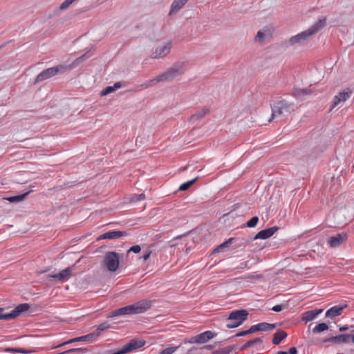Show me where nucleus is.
<instances>
[{"label":"nucleus","instance_id":"1","mask_svg":"<svg viewBox=\"0 0 354 354\" xmlns=\"http://www.w3.org/2000/svg\"><path fill=\"white\" fill-rule=\"evenodd\" d=\"M326 24V19L322 18L312 25L308 30L291 37L286 42L287 46H302L308 41Z\"/></svg>","mask_w":354,"mask_h":354},{"label":"nucleus","instance_id":"2","mask_svg":"<svg viewBox=\"0 0 354 354\" xmlns=\"http://www.w3.org/2000/svg\"><path fill=\"white\" fill-rule=\"evenodd\" d=\"M87 54H84L82 56H80L75 59L72 64L69 65H57L54 67L48 68L46 70L41 71L36 77L35 84L42 82L47 79H49L57 74L63 73L68 70L72 69L77 66V64L83 61L84 58L86 57Z\"/></svg>","mask_w":354,"mask_h":354},{"label":"nucleus","instance_id":"3","mask_svg":"<svg viewBox=\"0 0 354 354\" xmlns=\"http://www.w3.org/2000/svg\"><path fill=\"white\" fill-rule=\"evenodd\" d=\"M183 72V63H176L169 68L167 71L161 75L151 79L141 85L144 88H147L155 85L158 82H167L181 75Z\"/></svg>","mask_w":354,"mask_h":354},{"label":"nucleus","instance_id":"4","mask_svg":"<svg viewBox=\"0 0 354 354\" xmlns=\"http://www.w3.org/2000/svg\"><path fill=\"white\" fill-rule=\"evenodd\" d=\"M295 105L286 100L277 102L272 106V115L268 122H271L274 118L285 117L294 111Z\"/></svg>","mask_w":354,"mask_h":354},{"label":"nucleus","instance_id":"5","mask_svg":"<svg viewBox=\"0 0 354 354\" xmlns=\"http://www.w3.org/2000/svg\"><path fill=\"white\" fill-rule=\"evenodd\" d=\"M248 312L245 310H237L231 312L230 314L226 327L233 328L239 326L248 317Z\"/></svg>","mask_w":354,"mask_h":354},{"label":"nucleus","instance_id":"6","mask_svg":"<svg viewBox=\"0 0 354 354\" xmlns=\"http://www.w3.org/2000/svg\"><path fill=\"white\" fill-rule=\"evenodd\" d=\"M119 254L115 252H108L104 257V263L108 270L115 272L119 266Z\"/></svg>","mask_w":354,"mask_h":354},{"label":"nucleus","instance_id":"7","mask_svg":"<svg viewBox=\"0 0 354 354\" xmlns=\"http://www.w3.org/2000/svg\"><path fill=\"white\" fill-rule=\"evenodd\" d=\"M171 46V41H168L158 46L155 50L153 52L151 57L153 59H159L167 56L169 53Z\"/></svg>","mask_w":354,"mask_h":354},{"label":"nucleus","instance_id":"8","mask_svg":"<svg viewBox=\"0 0 354 354\" xmlns=\"http://www.w3.org/2000/svg\"><path fill=\"white\" fill-rule=\"evenodd\" d=\"M351 93L352 92L349 88L339 92L334 97L330 109H333L338 106H342L344 102L351 97Z\"/></svg>","mask_w":354,"mask_h":354},{"label":"nucleus","instance_id":"9","mask_svg":"<svg viewBox=\"0 0 354 354\" xmlns=\"http://www.w3.org/2000/svg\"><path fill=\"white\" fill-rule=\"evenodd\" d=\"M151 306V301L148 299L141 300L131 305L133 314L143 313Z\"/></svg>","mask_w":354,"mask_h":354},{"label":"nucleus","instance_id":"10","mask_svg":"<svg viewBox=\"0 0 354 354\" xmlns=\"http://www.w3.org/2000/svg\"><path fill=\"white\" fill-rule=\"evenodd\" d=\"M146 342L142 338H134L130 340V342L125 345H124V348L127 352V353L138 349L142 347L145 344Z\"/></svg>","mask_w":354,"mask_h":354},{"label":"nucleus","instance_id":"11","mask_svg":"<svg viewBox=\"0 0 354 354\" xmlns=\"http://www.w3.org/2000/svg\"><path fill=\"white\" fill-rule=\"evenodd\" d=\"M271 36V30L268 27H264L261 30H259L254 39V41L255 43L258 44H263L266 41V39Z\"/></svg>","mask_w":354,"mask_h":354},{"label":"nucleus","instance_id":"12","mask_svg":"<svg viewBox=\"0 0 354 354\" xmlns=\"http://www.w3.org/2000/svg\"><path fill=\"white\" fill-rule=\"evenodd\" d=\"M73 268V266L68 267L66 269L62 270L59 273L55 274H50L49 277L51 278L57 279L61 282L66 281L72 275Z\"/></svg>","mask_w":354,"mask_h":354},{"label":"nucleus","instance_id":"13","mask_svg":"<svg viewBox=\"0 0 354 354\" xmlns=\"http://www.w3.org/2000/svg\"><path fill=\"white\" fill-rule=\"evenodd\" d=\"M277 226H273L270 228H267L259 232L253 238L254 240L257 239H267L272 236L277 230Z\"/></svg>","mask_w":354,"mask_h":354},{"label":"nucleus","instance_id":"14","mask_svg":"<svg viewBox=\"0 0 354 354\" xmlns=\"http://www.w3.org/2000/svg\"><path fill=\"white\" fill-rule=\"evenodd\" d=\"M346 234L344 233L337 234L328 239V244L331 248H337L346 240Z\"/></svg>","mask_w":354,"mask_h":354},{"label":"nucleus","instance_id":"15","mask_svg":"<svg viewBox=\"0 0 354 354\" xmlns=\"http://www.w3.org/2000/svg\"><path fill=\"white\" fill-rule=\"evenodd\" d=\"M133 310L131 308V305H129L124 307H122L115 310L112 311L108 316V317L111 318L116 316L120 315H132Z\"/></svg>","mask_w":354,"mask_h":354},{"label":"nucleus","instance_id":"16","mask_svg":"<svg viewBox=\"0 0 354 354\" xmlns=\"http://www.w3.org/2000/svg\"><path fill=\"white\" fill-rule=\"evenodd\" d=\"M129 234L125 231H110L104 233L100 236L101 239H116Z\"/></svg>","mask_w":354,"mask_h":354},{"label":"nucleus","instance_id":"17","mask_svg":"<svg viewBox=\"0 0 354 354\" xmlns=\"http://www.w3.org/2000/svg\"><path fill=\"white\" fill-rule=\"evenodd\" d=\"M189 0H174L171 5L169 15H172L178 12L187 3Z\"/></svg>","mask_w":354,"mask_h":354},{"label":"nucleus","instance_id":"18","mask_svg":"<svg viewBox=\"0 0 354 354\" xmlns=\"http://www.w3.org/2000/svg\"><path fill=\"white\" fill-rule=\"evenodd\" d=\"M97 337V333H89V334H87L86 335H83V336H80V337H75V338H73V339H71L60 345H59L58 346H63V345H65V344H71L73 342H80V341H91V339H94V338H96Z\"/></svg>","mask_w":354,"mask_h":354},{"label":"nucleus","instance_id":"19","mask_svg":"<svg viewBox=\"0 0 354 354\" xmlns=\"http://www.w3.org/2000/svg\"><path fill=\"white\" fill-rule=\"evenodd\" d=\"M323 312V309H314L312 310L307 311L304 313L302 320L308 322L313 319H314L316 317H317L320 313Z\"/></svg>","mask_w":354,"mask_h":354},{"label":"nucleus","instance_id":"20","mask_svg":"<svg viewBox=\"0 0 354 354\" xmlns=\"http://www.w3.org/2000/svg\"><path fill=\"white\" fill-rule=\"evenodd\" d=\"M346 306H335L328 309L326 313V317H335L338 315H340L342 313V310L346 307Z\"/></svg>","mask_w":354,"mask_h":354},{"label":"nucleus","instance_id":"21","mask_svg":"<svg viewBox=\"0 0 354 354\" xmlns=\"http://www.w3.org/2000/svg\"><path fill=\"white\" fill-rule=\"evenodd\" d=\"M121 87V83L120 82H115L113 86H109L105 87L100 93L101 96H105L106 95H109L114 91H115L117 89L120 88Z\"/></svg>","mask_w":354,"mask_h":354},{"label":"nucleus","instance_id":"22","mask_svg":"<svg viewBox=\"0 0 354 354\" xmlns=\"http://www.w3.org/2000/svg\"><path fill=\"white\" fill-rule=\"evenodd\" d=\"M287 337L286 332L283 330L277 331L274 334L272 344L274 345L279 344L281 341Z\"/></svg>","mask_w":354,"mask_h":354},{"label":"nucleus","instance_id":"23","mask_svg":"<svg viewBox=\"0 0 354 354\" xmlns=\"http://www.w3.org/2000/svg\"><path fill=\"white\" fill-rule=\"evenodd\" d=\"M350 339H352V335L342 334L333 337L331 340L335 343H347Z\"/></svg>","mask_w":354,"mask_h":354},{"label":"nucleus","instance_id":"24","mask_svg":"<svg viewBox=\"0 0 354 354\" xmlns=\"http://www.w3.org/2000/svg\"><path fill=\"white\" fill-rule=\"evenodd\" d=\"M30 308V305L28 304H21L17 306L15 309L12 310L15 317H17L20 315L22 313L27 311Z\"/></svg>","mask_w":354,"mask_h":354},{"label":"nucleus","instance_id":"25","mask_svg":"<svg viewBox=\"0 0 354 354\" xmlns=\"http://www.w3.org/2000/svg\"><path fill=\"white\" fill-rule=\"evenodd\" d=\"M198 337L200 344H202L208 342L209 339H212L214 337V334L211 331L207 330L204 333L198 335Z\"/></svg>","mask_w":354,"mask_h":354},{"label":"nucleus","instance_id":"26","mask_svg":"<svg viewBox=\"0 0 354 354\" xmlns=\"http://www.w3.org/2000/svg\"><path fill=\"white\" fill-rule=\"evenodd\" d=\"M209 112V109L207 107L203 108L201 110L197 111L192 116V120L195 122L202 118H203Z\"/></svg>","mask_w":354,"mask_h":354},{"label":"nucleus","instance_id":"27","mask_svg":"<svg viewBox=\"0 0 354 354\" xmlns=\"http://www.w3.org/2000/svg\"><path fill=\"white\" fill-rule=\"evenodd\" d=\"M259 331L272 330L276 328V325L273 324H268L266 322H261L258 324Z\"/></svg>","mask_w":354,"mask_h":354},{"label":"nucleus","instance_id":"28","mask_svg":"<svg viewBox=\"0 0 354 354\" xmlns=\"http://www.w3.org/2000/svg\"><path fill=\"white\" fill-rule=\"evenodd\" d=\"M328 329V326L326 323H320L317 324L313 329V332L314 333H318L323 331H325Z\"/></svg>","mask_w":354,"mask_h":354},{"label":"nucleus","instance_id":"29","mask_svg":"<svg viewBox=\"0 0 354 354\" xmlns=\"http://www.w3.org/2000/svg\"><path fill=\"white\" fill-rule=\"evenodd\" d=\"M28 194V192H26L24 194L17 195L15 196H10L7 198V200L11 203H17L21 201L24 199V198Z\"/></svg>","mask_w":354,"mask_h":354},{"label":"nucleus","instance_id":"30","mask_svg":"<svg viewBox=\"0 0 354 354\" xmlns=\"http://www.w3.org/2000/svg\"><path fill=\"white\" fill-rule=\"evenodd\" d=\"M198 179V177H196L195 178L189 180L187 182H185L180 185V186L178 188V190L180 191H185L187 190L191 185H192Z\"/></svg>","mask_w":354,"mask_h":354},{"label":"nucleus","instance_id":"31","mask_svg":"<svg viewBox=\"0 0 354 354\" xmlns=\"http://www.w3.org/2000/svg\"><path fill=\"white\" fill-rule=\"evenodd\" d=\"M109 326H110V325L108 322H103L98 326L97 329L93 333H97V337H99L101 332L108 329L109 328Z\"/></svg>","mask_w":354,"mask_h":354},{"label":"nucleus","instance_id":"32","mask_svg":"<svg viewBox=\"0 0 354 354\" xmlns=\"http://www.w3.org/2000/svg\"><path fill=\"white\" fill-rule=\"evenodd\" d=\"M262 342V340L261 338L259 337H257V338H254L253 339H251L248 342H247L244 345H243V348H249L254 344H260Z\"/></svg>","mask_w":354,"mask_h":354},{"label":"nucleus","instance_id":"33","mask_svg":"<svg viewBox=\"0 0 354 354\" xmlns=\"http://www.w3.org/2000/svg\"><path fill=\"white\" fill-rule=\"evenodd\" d=\"M179 346L167 347L166 348L162 349L160 352V354H173L179 348Z\"/></svg>","mask_w":354,"mask_h":354},{"label":"nucleus","instance_id":"34","mask_svg":"<svg viewBox=\"0 0 354 354\" xmlns=\"http://www.w3.org/2000/svg\"><path fill=\"white\" fill-rule=\"evenodd\" d=\"M259 222V217L258 216H253L251 219H250L246 223V226L250 228L254 227Z\"/></svg>","mask_w":354,"mask_h":354},{"label":"nucleus","instance_id":"35","mask_svg":"<svg viewBox=\"0 0 354 354\" xmlns=\"http://www.w3.org/2000/svg\"><path fill=\"white\" fill-rule=\"evenodd\" d=\"M145 198V195L143 193L140 194H134L133 196H131L130 201L131 203H134L136 201L144 200Z\"/></svg>","mask_w":354,"mask_h":354},{"label":"nucleus","instance_id":"36","mask_svg":"<svg viewBox=\"0 0 354 354\" xmlns=\"http://www.w3.org/2000/svg\"><path fill=\"white\" fill-rule=\"evenodd\" d=\"M15 318V315L12 310L8 313H1L0 314V320L1 319H11Z\"/></svg>","mask_w":354,"mask_h":354},{"label":"nucleus","instance_id":"37","mask_svg":"<svg viewBox=\"0 0 354 354\" xmlns=\"http://www.w3.org/2000/svg\"><path fill=\"white\" fill-rule=\"evenodd\" d=\"M8 351L10 352L21 353L24 354L31 353L33 352L32 350H26L24 348H8Z\"/></svg>","mask_w":354,"mask_h":354},{"label":"nucleus","instance_id":"38","mask_svg":"<svg viewBox=\"0 0 354 354\" xmlns=\"http://www.w3.org/2000/svg\"><path fill=\"white\" fill-rule=\"evenodd\" d=\"M75 0H65L59 6L61 10L67 9Z\"/></svg>","mask_w":354,"mask_h":354},{"label":"nucleus","instance_id":"39","mask_svg":"<svg viewBox=\"0 0 354 354\" xmlns=\"http://www.w3.org/2000/svg\"><path fill=\"white\" fill-rule=\"evenodd\" d=\"M232 239H230L227 241H226L224 243H223L222 244H221L220 245H218L214 250V252H219L220 251H221L224 248H225V247H227L228 245V244L232 241Z\"/></svg>","mask_w":354,"mask_h":354},{"label":"nucleus","instance_id":"40","mask_svg":"<svg viewBox=\"0 0 354 354\" xmlns=\"http://www.w3.org/2000/svg\"><path fill=\"white\" fill-rule=\"evenodd\" d=\"M257 261H254L253 262H250V261H246L242 263H241V268H250L257 263Z\"/></svg>","mask_w":354,"mask_h":354},{"label":"nucleus","instance_id":"41","mask_svg":"<svg viewBox=\"0 0 354 354\" xmlns=\"http://www.w3.org/2000/svg\"><path fill=\"white\" fill-rule=\"evenodd\" d=\"M141 250V248L138 245H133L128 250V252H132L134 253H138Z\"/></svg>","mask_w":354,"mask_h":354},{"label":"nucleus","instance_id":"42","mask_svg":"<svg viewBox=\"0 0 354 354\" xmlns=\"http://www.w3.org/2000/svg\"><path fill=\"white\" fill-rule=\"evenodd\" d=\"M249 333L250 334V333H255V332H257V331H259V326H258V324H255V325H252L249 329Z\"/></svg>","mask_w":354,"mask_h":354},{"label":"nucleus","instance_id":"43","mask_svg":"<svg viewBox=\"0 0 354 354\" xmlns=\"http://www.w3.org/2000/svg\"><path fill=\"white\" fill-rule=\"evenodd\" d=\"M187 342L188 343H190V344H194V343H198V344H200V342H199V339H198V335H196L194 337H192L189 341H187Z\"/></svg>","mask_w":354,"mask_h":354},{"label":"nucleus","instance_id":"44","mask_svg":"<svg viewBox=\"0 0 354 354\" xmlns=\"http://www.w3.org/2000/svg\"><path fill=\"white\" fill-rule=\"evenodd\" d=\"M151 253V252L150 250H148L142 254L141 258L146 261L149 258Z\"/></svg>","mask_w":354,"mask_h":354},{"label":"nucleus","instance_id":"45","mask_svg":"<svg viewBox=\"0 0 354 354\" xmlns=\"http://www.w3.org/2000/svg\"><path fill=\"white\" fill-rule=\"evenodd\" d=\"M272 310L274 312H280L282 310V306L276 305L272 308Z\"/></svg>","mask_w":354,"mask_h":354},{"label":"nucleus","instance_id":"46","mask_svg":"<svg viewBox=\"0 0 354 354\" xmlns=\"http://www.w3.org/2000/svg\"><path fill=\"white\" fill-rule=\"evenodd\" d=\"M249 334H250L249 330H243V331H241V332L237 333L236 336H238V337H243V336L248 335Z\"/></svg>","mask_w":354,"mask_h":354},{"label":"nucleus","instance_id":"47","mask_svg":"<svg viewBox=\"0 0 354 354\" xmlns=\"http://www.w3.org/2000/svg\"><path fill=\"white\" fill-rule=\"evenodd\" d=\"M186 354H201L196 348L189 349Z\"/></svg>","mask_w":354,"mask_h":354},{"label":"nucleus","instance_id":"48","mask_svg":"<svg viewBox=\"0 0 354 354\" xmlns=\"http://www.w3.org/2000/svg\"><path fill=\"white\" fill-rule=\"evenodd\" d=\"M288 353V354H296L297 353V350L295 347H290Z\"/></svg>","mask_w":354,"mask_h":354},{"label":"nucleus","instance_id":"49","mask_svg":"<svg viewBox=\"0 0 354 354\" xmlns=\"http://www.w3.org/2000/svg\"><path fill=\"white\" fill-rule=\"evenodd\" d=\"M348 328H349V327L346 326H342V327L339 328V330L340 331H345V330H348Z\"/></svg>","mask_w":354,"mask_h":354},{"label":"nucleus","instance_id":"50","mask_svg":"<svg viewBox=\"0 0 354 354\" xmlns=\"http://www.w3.org/2000/svg\"><path fill=\"white\" fill-rule=\"evenodd\" d=\"M277 354H288L286 351H279Z\"/></svg>","mask_w":354,"mask_h":354},{"label":"nucleus","instance_id":"51","mask_svg":"<svg viewBox=\"0 0 354 354\" xmlns=\"http://www.w3.org/2000/svg\"><path fill=\"white\" fill-rule=\"evenodd\" d=\"M352 342L354 344V334L352 335Z\"/></svg>","mask_w":354,"mask_h":354},{"label":"nucleus","instance_id":"52","mask_svg":"<svg viewBox=\"0 0 354 354\" xmlns=\"http://www.w3.org/2000/svg\"><path fill=\"white\" fill-rule=\"evenodd\" d=\"M75 349H70V350H68L67 352H72V351H75Z\"/></svg>","mask_w":354,"mask_h":354},{"label":"nucleus","instance_id":"53","mask_svg":"<svg viewBox=\"0 0 354 354\" xmlns=\"http://www.w3.org/2000/svg\"><path fill=\"white\" fill-rule=\"evenodd\" d=\"M252 277H253V276H252V275H249V276L248 277V278H252Z\"/></svg>","mask_w":354,"mask_h":354},{"label":"nucleus","instance_id":"54","mask_svg":"<svg viewBox=\"0 0 354 354\" xmlns=\"http://www.w3.org/2000/svg\"><path fill=\"white\" fill-rule=\"evenodd\" d=\"M2 310V308H0V311Z\"/></svg>","mask_w":354,"mask_h":354},{"label":"nucleus","instance_id":"55","mask_svg":"<svg viewBox=\"0 0 354 354\" xmlns=\"http://www.w3.org/2000/svg\"><path fill=\"white\" fill-rule=\"evenodd\" d=\"M1 48V47L0 46V48Z\"/></svg>","mask_w":354,"mask_h":354}]
</instances>
